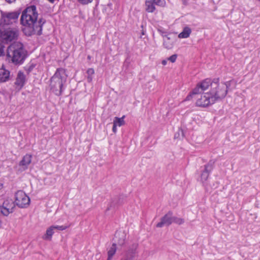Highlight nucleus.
<instances>
[{
	"instance_id": "33",
	"label": "nucleus",
	"mask_w": 260,
	"mask_h": 260,
	"mask_svg": "<svg viewBox=\"0 0 260 260\" xmlns=\"http://www.w3.org/2000/svg\"><path fill=\"white\" fill-rule=\"evenodd\" d=\"M117 125H116V123H113V127H112V131L114 132V133H116V131H117Z\"/></svg>"
},
{
	"instance_id": "39",
	"label": "nucleus",
	"mask_w": 260,
	"mask_h": 260,
	"mask_svg": "<svg viewBox=\"0 0 260 260\" xmlns=\"http://www.w3.org/2000/svg\"><path fill=\"white\" fill-rule=\"evenodd\" d=\"M87 58H88V59H90V56L89 55H88V56H87Z\"/></svg>"
},
{
	"instance_id": "28",
	"label": "nucleus",
	"mask_w": 260,
	"mask_h": 260,
	"mask_svg": "<svg viewBox=\"0 0 260 260\" xmlns=\"http://www.w3.org/2000/svg\"><path fill=\"white\" fill-rule=\"evenodd\" d=\"M115 235H122V237L121 238H120L119 240H118L117 243L120 245H123L124 244V238L125 237L124 235V234H120V233H116Z\"/></svg>"
},
{
	"instance_id": "25",
	"label": "nucleus",
	"mask_w": 260,
	"mask_h": 260,
	"mask_svg": "<svg viewBox=\"0 0 260 260\" xmlns=\"http://www.w3.org/2000/svg\"><path fill=\"white\" fill-rule=\"evenodd\" d=\"M173 223H175L179 225H181L184 222V220L181 218H178L176 216H173Z\"/></svg>"
},
{
	"instance_id": "1",
	"label": "nucleus",
	"mask_w": 260,
	"mask_h": 260,
	"mask_svg": "<svg viewBox=\"0 0 260 260\" xmlns=\"http://www.w3.org/2000/svg\"><path fill=\"white\" fill-rule=\"evenodd\" d=\"M38 15L35 5L28 6L22 11L20 22L23 26L22 30L26 36H41L42 34L43 25L46 21L42 17L38 18Z\"/></svg>"
},
{
	"instance_id": "6",
	"label": "nucleus",
	"mask_w": 260,
	"mask_h": 260,
	"mask_svg": "<svg viewBox=\"0 0 260 260\" xmlns=\"http://www.w3.org/2000/svg\"><path fill=\"white\" fill-rule=\"evenodd\" d=\"M15 204L20 208H25L30 202L29 198L22 190H18L15 193Z\"/></svg>"
},
{
	"instance_id": "13",
	"label": "nucleus",
	"mask_w": 260,
	"mask_h": 260,
	"mask_svg": "<svg viewBox=\"0 0 260 260\" xmlns=\"http://www.w3.org/2000/svg\"><path fill=\"white\" fill-rule=\"evenodd\" d=\"M138 246V244L135 243L132 244L121 260H133L136 256Z\"/></svg>"
},
{
	"instance_id": "4",
	"label": "nucleus",
	"mask_w": 260,
	"mask_h": 260,
	"mask_svg": "<svg viewBox=\"0 0 260 260\" xmlns=\"http://www.w3.org/2000/svg\"><path fill=\"white\" fill-rule=\"evenodd\" d=\"M0 35L2 40L8 43L17 39L18 31L15 28H12L9 26H0Z\"/></svg>"
},
{
	"instance_id": "16",
	"label": "nucleus",
	"mask_w": 260,
	"mask_h": 260,
	"mask_svg": "<svg viewBox=\"0 0 260 260\" xmlns=\"http://www.w3.org/2000/svg\"><path fill=\"white\" fill-rule=\"evenodd\" d=\"M204 91L198 84L197 86L192 90V91L186 96L185 101H189L193 98L194 96L197 95L198 97L199 94H201Z\"/></svg>"
},
{
	"instance_id": "19",
	"label": "nucleus",
	"mask_w": 260,
	"mask_h": 260,
	"mask_svg": "<svg viewBox=\"0 0 260 260\" xmlns=\"http://www.w3.org/2000/svg\"><path fill=\"white\" fill-rule=\"evenodd\" d=\"M10 76V72L4 68L0 69V82H6L8 80Z\"/></svg>"
},
{
	"instance_id": "14",
	"label": "nucleus",
	"mask_w": 260,
	"mask_h": 260,
	"mask_svg": "<svg viewBox=\"0 0 260 260\" xmlns=\"http://www.w3.org/2000/svg\"><path fill=\"white\" fill-rule=\"evenodd\" d=\"M26 82V77L22 71H19L15 82V85L20 90L24 85Z\"/></svg>"
},
{
	"instance_id": "20",
	"label": "nucleus",
	"mask_w": 260,
	"mask_h": 260,
	"mask_svg": "<svg viewBox=\"0 0 260 260\" xmlns=\"http://www.w3.org/2000/svg\"><path fill=\"white\" fill-rule=\"evenodd\" d=\"M145 6L147 12L153 13L155 10V5L152 0H146Z\"/></svg>"
},
{
	"instance_id": "10",
	"label": "nucleus",
	"mask_w": 260,
	"mask_h": 260,
	"mask_svg": "<svg viewBox=\"0 0 260 260\" xmlns=\"http://www.w3.org/2000/svg\"><path fill=\"white\" fill-rule=\"evenodd\" d=\"M15 202L11 199H6L3 202V205L0 206L1 213L5 216H8L12 213L15 207Z\"/></svg>"
},
{
	"instance_id": "32",
	"label": "nucleus",
	"mask_w": 260,
	"mask_h": 260,
	"mask_svg": "<svg viewBox=\"0 0 260 260\" xmlns=\"http://www.w3.org/2000/svg\"><path fill=\"white\" fill-rule=\"evenodd\" d=\"M86 73L88 76H92L94 74V71L92 68H89L87 70Z\"/></svg>"
},
{
	"instance_id": "24",
	"label": "nucleus",
	"mask_w": 260,
	"mask_h": 260,
	"mask_svg": "<svg viewBox=\"0 0 260 260\" xmlns=\"http://www.w3.org/2000/svg\"><path fill=\"white\" fill-rule=\"evenodd\" d=\"M124 116L121 118L115 117L113 123H116V125H118L119 126H122L124 125L125 123V122L124 121Z\"/></svg>"
},
{
	"instance_id": "34",
	"label": "nucleus",
	"mask_w": 260,
	"mask_h": 260,
	"mask_svg": "<svg viewBox=\"0 0 260 260\" xmlns=\"http://www.w3.org/2000/svg\"><path fill=\"white\" fill-rule=\"evenodd\" d=\"M87 79L88 82H91L92 80V76H88L87 77Z\"/></svg>"
},
{
	"instance_id": "40",
	"label": "nucleus",
	"mask_w": 260,
	"mask_h": 260,
	"mask_svg": "<svg viewBox=\"0 0 260 260\" xmlns=\"http://www.w3.org/2000/svg\"><path fill=\"white\" fill-rule=\"evenodd\" d=\"M111 258H109V256H108L107 260H111Z\"/></svg>"
},
{
	"instance_id": "26",
	"label": "nucleus",
	"mask_w": 260,
	"mask_h": 260,
	"mask_svg": "<svg viewBox=\"0 0 260 260\" xmlns=\"http://www.w3.org/2000/svg\"><path fill=\"white\" fill-rule=\"evenodd\" d=\"M70 225H54V229L59 231H63L70 227Z\"/></svg>"
},
{
	"instance_id": "35",
	"label": "nucleus",
	"mask_w": 260,
	"mask_h": 260,
	"mask_svg": "<svg viewBox=\"0 0 260 260\" xmlns=\"http://www.w3.org/2000/svg\"><path fill=\"white\" fill-rule=\"evenodd\" d=\"M181 1H182L183 5H184L185 6L187 5L188 0H181Z\"/></svg>"
},
{
	"instance_id": "3",
	"label": "nucleus",
	"mask_w": 260,
	"mask_h": 260,
	"mask_svg": "<svg viewBox=\"0 0 260 260\" xmlns=\"http://www.w3.org/2000/svg\"><path fill=\"white\" fill-rule=\"evenodd\" d=\"M27 55V51L23 45L20 42H16L10 45L7 50V59L15 65L21 64L24 61Z\"/></svg>"
},
{
	"instance_id": "8",
	"label": "nucleus",
	"mask_w": 260,
	"mask_h": 260,
	"mask_svg": "<svg viewBox=\"0 0 260 260\" xmlns=\"http://www.w3.org/2000/svg\"><path fill=\"white\" fill-rule=\"evenodd\" d=\"M197 100L196 106L198 107H206L215 102L213 97L211 96L210 93H206L204 94L200 95V98L196 97Z\"/></svg>"
},
{
	"instance_id": "21",
	"label": "nucleus",
	"mask_w": 260,
	"mask_h": 260,
	"mask_svg": "<svg viewBox=\"0 0 260 260\" xmlns=\"http://www.w3.org/2000/svg\"><path fill=\"white\" fill-rule=\"evenodd\" d=\"M191 30L188 27H185L183 28V31L178 35L179 38H187L189 37L191 34Z\"/></svg>"
},
{
	"instance_id": "9",
	"label": "nucleus",
	"mask_w": 260,
	"mask_h": 260,
	"mask_svg": "<svg viewBox=\"0 0 260 260\" xmlns=\"http://www.w3.org/2000/svg\"><path fill=\"white\" fill-rule=\"evenodd\" d=\"M214 161L210 160L204 165V169L201 170L200 175L201 181L202 183H204V182L208 180L210 174L214 168Z\"/></svg>"
},
{
	"instance_id": "15",
	"label": "nucleus",
	"mask_w": 260,
	"mask_h": 260,
	"mask_svg": "<svg viewBox=\"0 0 260 260\" xmlns=\"http://www.w3.org/2000/svg\"><path fill=\"white\" fill-rule=\"evenodd\" d=\"M32 155L26 154L25 155L22 160L19 162V166L23 167L24 170L27 169L28 166L31 163Z\"/></svg>"
},
{
	"instance_id": "2",
	"label": "nucleus",
	"mask_w": 260,
	"mask_h": 260,
	"mask_svg": "<svg viewBox=\"0 0 260 260\" xmlns=\"http://www.w3.org/2000/svg\"><path fill=\"white\" fill-rule=\"evenodd\" d=\"M68 75L64 69H57L53 76L50 79L51 91L56 95L59 96L62 94L66 87Z\"/></svg>"
},
{
	"instance_id": "12",
	"label": "nucleus",
	"mask_w": 260,
	"mask_h": 260,
	"mask_svg": "<svg viewBox=\"0 0 260 260\" xmlns=\"http://www.w3.org/2000/svg\"><path fill=\"white\" fill-rule=\"evenodd\" d=\"M218 80V79H214L213 81L211 82V80L210 79L207 78L202 82L198 83V84L201 88V89L204 91L206 90L209 86H211V89L213 88H216L217 87Z\"/></svg>"
},
{
	"instance_id": "36",
	"label": "nucleus",
	"mask_w": 260,
	"mask_h": 260,
	"mask_svg": "<svg viewBox=\"0 0 260 260\" xmlns=\"http://www.w3.org/2000/svg\"><path fill=\"white\" fill-rule=\"evenodd\" d=\"M8 3L11 4L16 1V0H5Z\"/></svg>"
},
{
	"instance_id": "11",
	"label": "nucleus",
	"mask_w": 260,
	"mask_h": 260,
	"mask_svg": "<svg viewBox=\"0 0 260 260\" xmlns=\"http://www.w3.org/2000/svg\"><path fill=\"white\" fill-rule=\"evenodd\" d=\"M173 212L169 211L161 218L160 221L156 224V226L157 228H162L164 226H169L173 223Z\"/></svg>"
},
{
	"instance_id": "31",
	"label": "nucleus",
	"mask_w": 260,
	"mask_h": 260,
	"mask_svg": "<svg viewBox=\"0 0 260 260\" xmlns=\"http://www.w3.org/2000/svg\"><path fill=\"white\" fill-rule=\"evenodd\" d=\"M4 46L3 43L0 41V56L5 54L4 52Z\"/></svg>"
},
{
	"instance_id": "17",
	"label": "nucleus",
	"mask_w": 260,
	"mask_h": 260,
	"mask_svg": "<svg viewBox=\"0 0 260 260\" xmlns=\"http://www.w3.org/2000/svg\"><path fill=\"white\" fill-rule=\"evenodd\" d=\"M163 44L166 48L168 49H172L174 46L173 38H172L168 35H166L165 36Z\"/></svg>"
},
{
	"instance_id": "23",
	"label": "nucleus",
	"mask_w": 260,
	"mask_h": 260,
	"mask_svg": "<svg viewBox=\"0 0 260 260\" xmlns=\"http://www.w3.org/2000/svg\"><path fill=\"white\" fill-rule=\"evenodd\" d=\"M36 64L30 62L24 67V70L27 74H29L36 67Z\"/></svg>"
},
{
	"instance_id": "7",
	"label": "nucleus",
	"mask_w": 260,
	"mask_h": 260,
	"mask_svg": "<svg viewBox=\"0 0 260 260\" xmlns=\"http://www.w3.org/2000/svg\"><path fill=\"white\" fill-rule=\"evenodd\" d=\"M228 92V85L225 84L224 85L219 86L217 84L216 88L211 89L210 93L213 100H217L224 98Z\"/></svg>"
},
{
	"instance_id": "37",
	"label": "nucleus",
	"mask_w": 260,
	"mask_h": 260,
	"mask_svg": "<svg viewBox=\"0 0 260 260\" xmlns=\"http://www.w3.org/2000/svg\"><path fill=\"white\" fill-rule=\"evenodd\" d=\"M162 64L164 65V66H165L167 64V61L166 60H163L161 62Z\"/></svg>"
},
{
	"instance_id": "27",
	"label": "nucleus",
	"mask_w": 260,
	"mask_h": 260,
	"mask_svg": "<svg viewBox=\"0 0 260 260\" xmlns=\"http://www.w3.org/2000/svg\"><path fill=\"white\" fill-rule=\"evenodd\" d=\"M154 3V5L164 7L165 5V0H152Z\"/></svg>"
},
{
	"instance_id": "38",
	"label": "nucleus",
	"mask_w": 260,
	"mask_h": 260,
	"mask_svg": "<svg viewBox=\"0 0 260 260\" xmlns=\"http://www.w3.org/2000/svg\"><path fill=\"white\" fill-rule=\"evenodd\" d=\"M48 1L51 3H53L54 2V0H48Z\"/></svg>"
},
{
	"instance_id": "22",
	"label": "nucleus",
	"mask_w": 260,
	"mask_h": 260,
	"mask_svg": "<svg viewBox=\"0 0 260 260\" xmlns=\"http://www.w3.org/2000/svg\"><path fill=\"white\" fill-rule=\"evenodd\" d=\"M116 251V244L113 243L108 252V255L109 258H112L113 256L115 254Z\"/></svg>"
},
{
	"instance_id": "18",
	"label": "nucleus",
	"mask_w": 260,
	"mask_h": 260,
	"mask_svg": "<svg viewBox=\"0 0 260 260\" xmlns=\"http://www.w3.org/2000/svg\"><path fill=\"white\" fill-rule=\"evenodd\" d=\"M54 225H52L48 228L46 232V233L42 236V238L47 241H51L52 237L54 233Z\"/></svg>"
},
{
	"instance_id": "30",
	"label": "nucleus",
	"mask_w": 260,
	"mask_h": 260,
	"mask_svg": "<svg viewBox=\"0 0 260 260\" xmlns=\"http://www.w3.org/2000/svg\"><path fill=\"white\" fill-rule=\"evenodd\" d=\"M78 1L81 4L85 5L91 3L93 0H78Z\"/></svg>"
},
{
	"instance_id": "29",
	"label": "nucleus",
	"mask_w": 260,
	"mask_h": 260,
	"mask_svg": "<svg viewBox=\"0 0 260 260\" xmlns=\"http://www.w3.org/2000/svg\"><path fill=\"white\" fill-rule=\"evenodd\" d=\"M177 57V54H173V55H171V56H170L168 58V59L169 61H170L171 62H174L176 60Z\"/></svg>"
},
{
	"instance_id": "5",
	"label": "nucleus",
	"mask_w": 260,
	"mask_h": 260,
	"mask_svg": "<svg viewBox=\"0 0 260 260\" xmlns=\"http://www.w3.org/2000/svg\"><path fill=\"white\" fill-rule=\"evenodd\" d=\"M20 14V11L3 13L0 21V26H9L10 24L15 22L17 20Z\"/></svg>"
}]
</instances>
